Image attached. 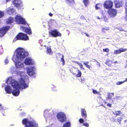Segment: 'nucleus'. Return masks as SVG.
<instances>
[{
    "instance_id": "obj_13",
    "label": "nucleus",
    "mask_w": 127,
    "mask_h": 127,
    "mask_svg": "<svg viewBox=\"0 0 127 127\" xmlns=\"http://www.w3.org/2000/svg\"><path fill=\"white\" fill-rule=\"evenodd\" d=\"M115 6L116 8H119L123 5V1L121 0H116L114 1Z\"/></svg>"
},
{
    "instance_id": "obj_12",
    "label": "nucleus",
    "mask_w": 127,
    "mask_h": 127,
    "mask_svg": "<svg viewBox=\"0 0 127 127\" xmlns=\"http://www.w3.org/2000/svg\"><path fill=\"white\" fill-rule=\"evenodd\" d=\"M14 62L15 63L16 67L17 68H21L23 66V64L21 63L20 61L18 60L15 59V57H13L12 58Z\"/></svg>"
},
{
    "instance_id": "obj_38",
    "label": "nucleus",
    "mask_w": 127,
    "mask_h": 127,
    "mask_svg": "<svg viewBox=\"0 0 127 127\" xmlns=\"http://www.w3.org/2000/svg\"><path fill=\"white\" fill-rule=\"evenodd\" d=\"M4 15L3 12L1 11H0V18L2 17Z\"/></svg>"
},
{
    "instance_id": "obj_35",
    "label": "nucleus",
    "mask_w": 127,
    "mask_h": 127,
    "mask_svg": "<svg viewBox=\"0 0 127 127\" xmlns=\"http://www.w3.org/2000/svg\"><path fill=\"white\" fill-rule=\"evenodd\" d=\"M124 8L125 9V14H127V2H126L125 4Z\"/></svg>"
},
{
    "instance_id": "obj_6",
    "label": "nucleus",
    "mask_w": 127,
    "mask_h": 127,
    "mask_svg": "<svg viewBox=\"0 0 127 127\" xmlns=\"http://www.w3.org/2000/svg\"><path fill=\"white\" fill-rule=\"evenodd\" d=\"M49 34L52 37H56L58 36L61 37L62 34L57 30L54 29L49 32Z\"/></svg>"
},
{
    "instance_id": "obj_53",
    "label": "nucleus",
    "mask_w": 127,
    "mask_h": 127,
    "mask_svg": "<svg viewBox=\"0 0 127 127\" xmlns=\"http://www.w3.org/2000/svg\"><path fill=\"white\" fill-rule=\"evenodd\" d=\"M85 34H86V35L88 37H89V35L87 33H85Z\"/></svg>"
},
{
    "instance_id": "obj_2",
    "label": "nucleus",
    "mask_w": 127,
    "mask_h": 127,
    "mask_svg": "<svg viewBox=\"0 0 127 127\" xmlns=\"http://www.w3.org/2000/svg\"><path fill=\"white\" fill-rule=\"evenodd\" d=\"M28 52L24 51L20 48L18 49L15 59L22 61L24 58L28 56Z\"/></svg>"
},
{
    "instance_id": "obj_64",
    "label": "nucleus",
    "mask_w": 127,
    "mask_h": 127,
    "mask_svg": "<svg viewBox=\"0 0 127 127\" xmlns=\"http://www.w3.org/2000/svg\"><path fill=\"white\" fill-rule=\"evenodd\" d=\"M106 103V102H105V103Z\"/></svg>"
},
{
    "instance_id": "obj_51",
    "label": "nucleus",
    "mask_w": 127,
    "mask_h": 127,
    "mask_svg": "<svg viewBox=\"0 0 127 127\" xmlns=\"http://www.w3.org/2000/svg\"><path fill=\"white\" fill-rule=\"evenodd\" d=\"M49 15L51 16V17H52L53 16V14L51 13H49Z\"/></svg>"
},
{
    "instance_id": "obj_3",
    "label": "nucleus",
    "mask_w": 127,
    "mask_h": 127,
    "mask_svg": "<svg viewBox=\"0 0 127 127\" xmlns=\"http://www.w3.org/2000/svg\"><path fill=\"white\" fill-rule=\"evenodd\" d=\"M22 122L25 127H38V124L35 122L28 120L27 119H23Z\"/></svg>"
},
{
    "instance_id": "obj_37",
    "label": "nucleus",
    "mask_w": 127,
    "mask_h": 127,
    "mask_svg": "<svg viewBox=\"0 0 127 127\" xmlns=\"http://www.w3.org/2000/svg\"><path fill=\"white\" fill-rule=\"evenodd\" d=\"M103 50L104 52H106L107 53L108 52L109 50V49L108 48L103 49Z\"/></svg>"
},
{
    "instance_id": "obj_25",
    "label": "nucleus",
    "mask_w": 127,
    "mask_h": 127,
    "mask_svg": "<svg viewBox=\"0 0 127 127\" xmlns=\"http://www.w3.org/2000/svg\"><path fill=\"white\" fill-rule=\"evenodd\" d=\"M70 123L69 122H68L65 123L63 125L62 127H70Z\"/></svg>"
},
{
    "instance_id": "obj_61",
    "label": "nucleus",
    "mask_w": 127,
    "mask_h": 127,
    "mask_svg": "<svg viewBox=\"0 0 127 127\" xmlns=\"http://www.w3.org/2000/svg\"><path fill=\"white\" fill-rule=\"evenodd\" d=\"M126 62H127V64H126V66H127V61H126Z\"/></svg>"
},
{
    "instance_id": "obj_22",
    "label": "nucleus",
    "mask_w": 127,
    "mask_h": 127,
    "mask_svg": "<svg viewBox=\"0 0 127 127\" xmlns=\"http://www.w3.org/2000/svg\"><path fill=\"white\" fill-rule=\"evenodd\" d=\"M113 62L110 60H108L106 62L105 64L109 66H111Z\"/></svg>"
},
{
    "instance_id": "obj_32",
    "label": "nucleus",
    "mask_w": 127,
    "mask_h": 127,
    "mask_svg": "<svg viewBox=\"0 0 127 127\" xmlns=\"http://www.w3.org/2000/svg\"><path fill=\"white\" fill-rule=\"evenodd\" d=\"M109 30V28L108 27H105L102 28L101 31L103 33H106L105 31H108Z\"/></svg>"
},
{
    "instance_id": "obj_11",
    "label": "nucleus",
    "mask_w": 127,
    "mask_h": 127,
    "mask_svg": "<svg viewBox=\"0 0 127 127\" xmlns=\"http://www.w3.org/2000/svg\"><path fill=\"white\" fill-rule=\"evenodd\" d=\"M12 3L18 9L21 8L22 6V2L21 0H13Z\"/></svg>"
},
{
    "instance_id": "obj_63",
    "label": "nucleus",
    "mask_w": 127,
    "mask_h": 127,
    "mask_svg": "<svg viewBox=\"0 0 127 127\" xmlns=\"http://www.w3.org/2000/svg\"><path fill=\"white\" fill-rule=\"evenodd\" d=\"M44 46L45 47H46V46L45 45Z\"/></svg>"
},
{
    "instance_id": "obj_47",
    "label": "nucleus",
    "mask_w": 127,
    "mask_h": 127,
    "mask_svg": "<svg viewBox=\"0 0 127 127\" xmlns=\"http://www.w3.org/2000/svg\"><path fill=\"white\" fill-rule=\"evenodd\" d=\"M5 63L6 64H7L8 63V59H6L5 60Z\"/></svg>"
},
{
    "instance_id": "obj_4",
    "label": "nucleus",
    "mask_w": 127,
    "mask_h": 127,
    "mask_svg": "<svg viewBox=\"0 0 127 127\" xmlns=\"http://www.w3.org/2000/svg\"><path fill=\"white\" fill-rule=\"evenodd\" d=\"M29 39V37L27 34L22 32H19L14 38L13 41H16L17 40L26 41Z\"/></svg>"
},
{
    "instance_id": "obj_15",
    "label": "nucleus",
    "mask_w": 127,
    "mask_h": 127,
    "mask_svg": "<svg viewBox=\"0 0 127 127\" xmlns=\"http://www.w3.org/2000/svg\"><path fill=\"white\" fill-rule=\"evenodd\" d=\"M81 115L82 117L84 119L85 121H86L87 120L86 118L87 115L86 111L84 109H81Z\"/></svg>"
},
{
    "instance_id": "obj_21",
    "label": "nucleus",
    "mask_w": 127,
    "mask_h": 127,
    "mask_svg": "<svg viewBox=\"0 0 127 127\" xmlns=\"http://www.w3.org/2000/svg\"><path fill=\"white\" fill-rule=\"evenodd\" d=\"M13 21L14 19L13 18L9 17L7 20L6 22L7 24H11L13 23Z\"/></svg>"
},
{
    "instance_id": "obj_24",
    "label": "nucleus",
    "mask_w": 127,
    "mask_h": 127,
    "mask_svg": "<svg viewBox=\"0 0 127 127\" xmlns=\"http://www.w3.org/2000/svg\"><path fill=\"white\" fill-rule=\"evenodd\" d=\"M59 56H62V58L61 59V61L62 62V65H64L65 64V61L64 59V55L61 54L60 53L58 54Z\"/></svg>"
},
{
    "instance_id": "obj_23",
    "label": "nucleus",
    "mask_w": 127,
    "mask_h": 127,
    "mask_svg": "<svg viewBox=\"0 0 127 127\" xmlns=\"http://www.w3.org/2000/svg\"><path fill=\"white\" fill-rule=\"evenodd\" d=\"M123 118L121 117H119L117 119V122L118 123V124L121 125L122 124V120H123Z\"/></svg>"
},
{
    "instance_id": "obj_56",
    "label": "nucleus",
    "mask_w": 127,
    "mask_h": 127,
    "mask_svg": "<svg viewBox=\"0 0 127 127\" xmlns=\"http://www.w3.org/2000/svg\"><path fill=\"white\" fill-rule=\"evenodd\" d=\"M124 81V82H125L127 81V78Z\"/></svg>"
},
{
    "instance_id": "obj_10",
    "label": "nucleus",
    "mask_w": 127,
    "mask_h": 127,
    "mask_svg": "<svg viewBox=\"0 0 127 127\" xmlns=\"http://www.w3.org/2000/svg\"><path fill=\"white\" fill-rule=\"evenodd\" d=\"M107 12L110 16L112 18L115 17L117 14V10L114 8H111L109 9Z\"/></svg>"
},
{
    "instance_id": "obj_7",
    "label": "nucleus",
    "mask_w": 127,
    "mask_h": 127,
    "mask_svg": "<svg viewBox=\"0 0 127 127\" xmlns=\"http://www.w3.org/2000/svg\"><path fill=\"white\" fill-rule=\"evenodd\" d=\"M15 19V21L18 24H25L26 23L25 20L20 15H16Z\"/></svg>"
},
{
    "instance_id": "obj_52",
    "label": "nucleus",
    "mask_w": 127,
    "mask_h": 127,
    "mask_svg": "<svg viewBox=\"0 0 127 127\" xmlns=\"http://www.w3.org/2000/svg\"><path fill=\"white\" fill-rule=\"evenodd\" d=\"M81 82H83V81L85 80V79L83 78L82 79H81Z\"/></svg>"
},
{
    "instance_id": "obj_36",
    "label": "nucleus",
    "mask_w": 127,
    "mask_h": 127,
    "mask_svg": "<svg viewBox=\"0 0 127 127\" xmlns=\"http://www.w3.org/2000/svg\"><path fill=\"white\" fill-rule=\"evenodd\" d=\"M79 66L81 69L84 70V68H83L82 64L81 63H80L78 64Z\"/></svg>"
},
{
    "instance_id": "obj_58",
    "label": "nucleus",
    "mask_w": 127,
    "mask_h": 127,
    "mask_svg": "<svg viewBox=\"0 0 127 127\" xmlns=\"http://www.w3.org/2000/svg\"><path fill=\"white\" fill-rule=\"evenodd\" d=\"M113 122H116V120L115 119H114V121H113Z\"/></svg>"
},
{
    "instance_id": "obj_28",
    "label": "nucleus",
    "mask_w": 127,
    "mask_h": 127,
    "mask_svg": "<svg viewBox=\"0 0 127 127\" xmlns=\"http://www.w3.org/2000/svg\"><path fill=\"white\" fill-rule=\"evenodd\" d=\"M89 63V62H85L83 63V64L84 65H85L87 68L90 69L91 67L90 65L88 64Z\"/></svg>"
},
{
    "instance_id": "obj_30",
    "label": "nucleus",
    "mask_w": 127,
    "mask_h": 127,
    "mask_svg": "<svg viewBox=\"0 0 127 127\" xmlns=\"http://www.w3.org/2000/svg\"><path fill=\"white\" fill-rule=\"evenodd\" d=\"M66 1L70 4V5L75 3L74 0H66Z\"/></svg>"
},
{
    "instance_id": "obj_43",
    "label": "nucleus",
    "mask_w": 127,
    "mask_h": 127,
    "mask_svg": "<svg viewBox=\"0 0 127 127\" xmlns=\"http://www.w3.org/2000/svg\"><path fill=\"white\" fill-rule=\"evenodd\" d=\"M93 92L94 94H96L98 93V92L96 90L94 89L93 90Z\"/></svg>"
},
{
    "instance_id": "obj_1",
    "label": "nucleus",
    "mask_w": 127,
    "mask_h": 127,
    "mask_svg": "<svg viewBox=\"0 0 127 127\" xmlns=\"http://www.w3.org/2000/svg\"><path fill=\"white\" fill-rule=\"evenodd\" d=\"M12 87L16 89H13L11 93L14 96H18L20 94L19 90L18 89H25L28 87V84L25 83L24 79L21 78L19 79V82L14 80L11 83Z\"/></svg>"
},
{
    "instance_id": "obj_31",
    "label": "nucleus",
    "mask_w": 127,
    "mask_h": 127,
    "mask_svg": "<svg viewBox=\"0 0 127 127\" xmlns=\"http://www.w3.org/2000/svg\"><path fill=\"white\" fill-rule=\"evenodd\" d=\"M52 52L51 48L48 47H47V48L46 52L47 54H50Z\"/></svg>"
},
{
    "instance_id": "obj_41",
    "label": "nucleus",
    "mask_w": 127,
    "mask_h": 127,
    "mask_svg": "<svg viewBox=\"0 0 127 127\" xmlns=\"http://www.w3.org/2000/svg\"><path fill=\"white\" fill-rule=\"evenodd\" d=\"M79 121L80 123H83L84 122V121L83 119L80 118L79 120Z\"/></svg>"
},
{
    "instance_id": "obj_33",
    "label": "nucleus",
    "mask_w": 127,
    "mask_h": 127,
    "mask_svg": "<svg viewBox=\"0 0 127 127\" xmlns=\"http://www.w3.org/2000/svg\"><path fill=\"white\" fill-rule=\"evenodd\" d=\"M101 6V5L99 3H98L95 6V8L96 10H98L100 9V6Z\"/></svg>"
},
{
    "instance_id": "obj_54",
    "label": "nucleus",
    "mask_w": 127,
    "mask_h": 127,
    "mask_svg": "<svg viewBox=\"0 0 127 127\" xmlns=\"http://www.w3.org/2000/svg\"><path fill=\"white\" fill-rule=\"evenodd\" d=\"M124 122L125 123H127V120H125L124 121Z\"/></svg>"
},
{
    "instance_id": "obj_9",
    "label": "nucleus",
    "mask_w": 127,
    "mask_h": 127,
    "mask_svg": "<svg viewBox=\"0 0 127 127\" xmlns=\"http://www.w3.org/2000/svg\"><path fill=\"white\" fill-rule=\"evenodd\" d=\"M10 28L9 26L3 27L0 29V37H2Z\"/></svg>"
},
{
    "instance_id": "obj_34",
    "label": "nucleus",
    "mask_w": 127,
    "mask_h": 127,
    "mask_svg": "<svg viewBox=\"0 0 127 127\" xmlns=\"http://www.w3.org/2000/svg\"><path fill=\"white\" fill-rule=\"evenodd\" d=\"M76 67L73 68V69H71L70 70V71L71 72L73 75L76 74L75 72V69H76Z\"/></svg>"
},
{
    "instance_id": "obj_27",
    "label": "nucleus",
    "mask_w": 127,
    "mask_h": 127,
    "mask_svg": "<svg viewBox=\"0 0 127 127\" xmlns=\"http://www.w3.org/2000/svg\"><path fill=\"white\" fill-rule=\"evenodd\" d=\"M83 2L84 4V6L86 7L89 4V0H83Z\"/></svg>"
},
{
    "instance_id": "obj_55",
    "label": "nucleus",
    "mask_w": 127,
    "mask_h": 127,
    "mask_svg": "<svg viewBox=\"0 0 127 127\" xmlns=\"http://www.w3.org/2000/svg\"><path fill=\"white\" fill-rule=\"evenodd\" d=\"M11 0H6V2H7L8 1H10Z\"/></svg>"
},
{
    "instance_id": "obj_20",
    "label": "nucleus",
    "mask_w": 127,
    "mask_h": 127,
    "mask_svg": "<svg viewBox=\"0 0 127 127\" xmlns=\"http://www.w3.org/2000/svg\"><path fill=\"white\" fill-rule=\"evenodd\" d=\"M122 113V112L120 110L115 111L113 112V114L116 116H121Z\"/></svg>"
},
{
    "instance_id": "obj_50",
    "label": "nucleus",
    "mask_w": 127,
    "mask_h": 127,
    "mask_svg": "<svg viewBox=\"0 0 127 127\" xmlns=\"http://www.w3.org/2000/svg\"><path fill=\"white\" fill-rule=\"evenodd\" d=\"M73 62L74 63L76 64H79L80 63L79 62H77V61H73Z\"/></svg>"
},
{
    "instance_id": "obj_17",
    "label": "nucleus",
    "mask_w": 127,
    "mask_h": 127,
    "mask_svg": "<svg viewBox=\"0 0 127 127\" xmlns=\"http://www.w3.org/2000/svg\"><path fill=\"white\" fill-rule=\"evenodd\" d=\"M27 73L30 76L33 75L35 74V72L33 69V67H31V68H29L28 69Z\"/></svg>"
},
{
    "instance_id": "obj_59",
    "label": "nucleus",
    "mask_w": 127,
    "mask_h": 127,
    "mask_svg": "<svg viewBox=\"0 0 127 127\" xmlns=\"http://www.w3.org/2000/svg\"><path fill=\"white\" fill-rule=\"evenodd\" d=\"M97 18L98 19H100V18L98 17H97Z\"/></svg>"
},
{
    "instance_id": "obj_26",
    "label": "nucleus",
    "mask_w": 127,
    "mask_h": 127,
    "mask_svg": "<svg viewBox=\"0 0 127 127\" xmlns=\"http://www.w3.org/2000/svg\"><path fill=\"white\" fill-rule=\"evenodd\" d=\"M114 93H110L108 94L107 96V98L110 99H111L112 97L114 96Z\"/></svg>"
},
{
    "instance_id": "obj_16",
    "label": "nucleus",
    "mask_w": 127,
    "mask_h": 127,
    "mask_svg": "<svg viewBox=\"0 0 127 127\" xmlns=\"http://www.w3.org/2000/svg\"><path fill=\"white\" fill-rule=\"evenodd\" d=\"M127 50V49H124L123 48H121L119 50H115L114 52V54H117L120 53L122 52H125Z\"/></svg>"
},
{
    "instance_id": "obj_45",
    "label": "nucleus",
    "mask_w": 127,
    "mask_h": 127,
    "mask_svg": "<svg viewBox=\"0 0 127 127\" xmlns=\"http://www.w3.org/2000/svg\"><path fill=\"white\" fill-rule=\"evenodd\" d=\"M120 96H116L115 98H114V101H115V100H119V99Z\"/></svg>"
},
{
    "instance_id": "obj_18",
    "label": "nucleus",
    "mask_w": 127,
    "mask_h": 127,
    "mask_svg": "<svg viewBox=\"0 0 127 127\" xmlns=\"http://www.w3.org/2000/svg\"><path fill=\"white\" fill-rule=\"evenodd\" d=\"M5 90L7 93L10 94L11 93L12 89L10 86L7 85L5 87Z\"/></svg>"
},
{
    "instance_id": "obj_57",
    "label": "nucleus",
    "mask_w": 127,
    "mask_h": 127,
    "mask_svg": "<svg viewBox=\"0 0 127 127\" xmlns=\"http://www.w3.org/2000/svg\"><path fill=\"white\" fill-rule=\"evenodd\" d=\"M117 63V61H115V62H114V63L116 64V63Z\"/></svg>"
},
{
    "instance_id": "obj_5",
    "label": "nucleus",
    "mask_w": 127,
    "mask_h": 127,
    "mask_svg": "<svg viewBox=\"0 0 127 127\" xmlns=\"http://www.w3.org/2000/svg\"><path fill=\"white\" fill-rule=\"evenodd\" d=\"M58 119L61 122H65L66 120V117L65 114L62 112H60L57 115Z\"/></svg>"
},
{
    "instance_id": "obj_62",
    "label": "nucleus",
    "mask_w": 127,
    "mask_h": 127,
    "mask_svg": "<svg viewBox=\"0 0 127 127\" xmlns=\"http://www.w3.org/2000/svg\"><path fill=\"white\" fill-rule=\"evenodd\" d=\"M113 101H114L113 100H112V102H113Z\"/></svg>"
},
{
    "instance_id": "obj_29",
    "label": "nucleus",
    "mask_w": 127,
    "mask_h": 127,
    "mask_svg": "<svg viewBox=\"0 0 127 127\" xmlns=\"http://www.w3.org/2000/svg\"><path fill=\"white\" fill-rule=\"evenodd\" d=\"M77 71L78 73L75 76L77 77H81L82 75L81 71L79 70H77Z\"/></svg>"
},
{
    "instance_id": "obj_8",
    "label": "nucleus",
    "mask_w": 127,
    "mask_h": 127,
    "mask_svg": "<svg viewBox=\"0 0 127 127\" xmlns=\"http://www.w3.org/2000/svg\"><path fill=\"white\" fill-rule=\"evenodd\" d=\"M113 3L110 0H107L105 1L103 4V6L105 8L109 9L112 8L113 6Z\"/></svg>"
},
{
    "instance_id": "obj_44",
    "label": "nucleus",
    "mask_w": 127,
    "mask_h": 127,
    "mask_svg": "<svg viewBox=\"0 0 127 127\" xmlns=\"http://www.w3.org/2000/svg\"><path fill=\"white\" fill-rule=\"evenodd\" d=\"M120 96H116L115 98H114V101H115V100H119V99Z\"/></svg>"
},
{
    "instance_id": "obj_60",
    "label": "nucleus",
    "mask_w": 127,
    "mask_h": 127,
    "mask_svg": "<svg viewBox=\"0 0 127 127\" xmlns=\"http://www.w3.org/2000/svg\"><path fill=\"white\" fill-rule=\"evenodd\" d=\"M2 113L3 114V116H4V115H4V114L3 113V112H2Z\"/></svg>"
},
{
    "instance_id": "obj_39",
    "label": "nucleus",
    "mask_w": 127,
    "mask_h": 127,
    "mask_svg": "<svg viewBox=\"0 0 127 127\" xmlns=\"http://www.w3.org/2000/svg\"><path fill=\"white\" fill-rule=\"evenodd\" d=\"M124 82V81H119L117 82L116 84L118 85H121Z\"/></svg>"
},
{
    "instance_id": "obj_42",
    "label": "nucleus",
    "mask_w": 127,
    "mask_h": 127,
    "mask_svg": "<svg viewBox=\"0 0 127 127\" xmlns=\"http://www.w3.org/2000/svg\"><path fill=\"white\" fill-rule=\"evenodd\" d=\"M4 109V107L3 106H1V104H0V111L1 110H3Z\"/></svg>"
},
{
    "instance_id": "obj_49",
    "label": "nucleus",
    "mask_w": 127,
    "mask_h": 127,
    "mask_svg": "<svg viewBox=\"0 0 127 127\" xmlns=\"http://www.w3.org/2000/svg\"><path fill=\"white\" fill-rule=\"evenodd\" d=\"M125 19L126 21H127V14H125Z\"/></svg>"
},
{
    "instance_id": "obj_46",
    "label": "nucleus",
    "mask_w": 127,
    "mask_h": 127,
    "mask_svg": "<svg viewBox=\"0 0 127 127\" xmlns=\"http://www.w3.org/2000/svg\"><path fill=\"white\" fill-rule=\"evenodd\" d=\"M13 8H12V9H11V8H10V9H8V10L7 11L8 12V13L9 12V11H11V13H12L13 12Z\"/></svg>"
},
{
    "instance_id": "obj_40",
    "label": "nucleus",
    "mask_w": 127,
    "mask_h": 127,
    "mask_svg": "<svg viewBox=\"0 0 127 127\" xmlns=\"http://www.w3.org/2000/svg\"><path fill=\"white\" fill-rule=\"evenodd\" d=\"M83 125L84 126L87 127H88L89 125L88 123H83Z\"/></svg>"
},
{
    "instance_id": "obj_48",
    "label": "nucleus",
    "mask_w": 127,
    "mask_h": 127,
    "mask_svg": "<svg viewBox=\"0 0 127 127\" xmlns=\"http://www.w3.org/2000/svg\"><path fill=\"white\" fill-rule=\"evenodd\" d=\"M107 106H108V107H112L111 104H110V103H108L107 104Z\"/></svg>"
},
{
    "instance_id": "obj_14",
    "label": "nucleus",
    "mask_w": 127,
    "mask_h": 127,
    "mask_svg": "<svg viewBox=\"0 0 127 127\" xmlns=\"http://www.w3.org/2000/svg\"><path fill=\"white\" fill-rule=\"evenodd\" d=\"M24 63L27 65H32L34 63L32 60L29 57L25 59Z\"/></svg>"
},
{
    "instance_id": "obj_19",
    "label": "nucleus",
    "mask_w": 127,
    "mask_h": 127,
    "mask_svg": "<svg viewBox=\"0 0 127 127\" xmlns=\"http://www.w3.org/2000/svg\"><path fill=\"white\" fill-rule=\"evenodd\" d=\"M24 31L27 33L29 35L31 34L32 33L31 29L26 27L24 28Z\"/></svg>"
}]
</instances>
